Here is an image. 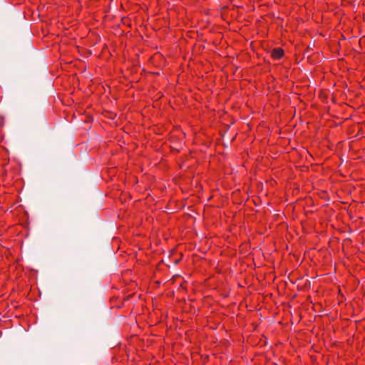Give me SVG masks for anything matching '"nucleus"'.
<instances>
[{
	"label": "nucleus",
	"instance_id": "nucleus-1",
	"mask_svg": "<svg viewBox=\"0 0 365 365\" xmlns=\"http://www.w3.org/2000/svg\"><path fill=\"white\" fill-rule=\"evenodd\" d=\"M284 55V51L282 48H274L272 51V57L274 59H279Z\"/></svg>",
	"mask_w": 365,
	"mask_h": 365
}]
</instances>
